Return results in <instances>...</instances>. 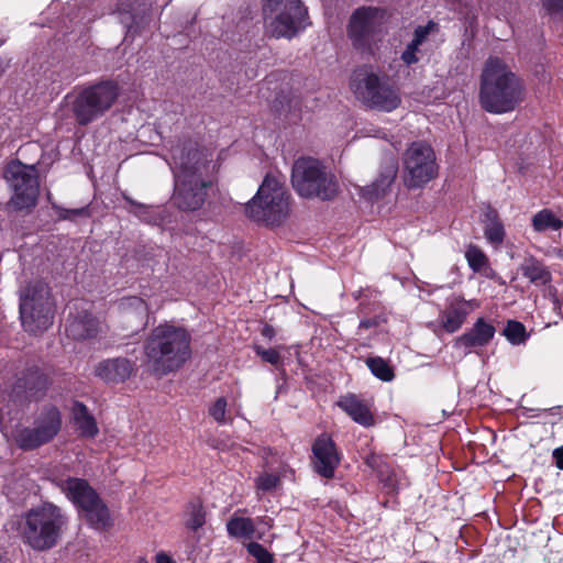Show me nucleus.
<instances>
[{
    "mask_svg": "<svg viewBox=\"0 0 563 563\" xmlns=\"http://www.w3.org/2000/svg\"><path fill=\"white\" fill-rule=\"evenodd\" d=\"M166 162L170 166L174 178V202L179 209L197 210L205 202L209 185L202 178V169L206 164L201 159V153L194 142H178L173 145Z\"/></svg>",
    "mask_w": 563,
    "mask_h": 563,
    "instance_id": "f257e3e1",
    "label": "nucleus"
},
{
    "mask_svg": "<svg viewBox=\"0 0 563 563\" xmlns=\"http://www.w3.org/2000/svg\"><path fill=\"white\" fill-rule=\"evenodd\" d=\"M478 98L489 113L511 112L525 99V85L504 60L489 57L481 75Z\"/></svg>",
    "mask_w": 563,
    "mask_h": 563,
    "instance_id": "f03ea898",
    "label": "nucleus"
},
{
    "mask_svg": "<svg viewBox=\"0 0 563 563\" xmlns=\"http://www.w3.org/2000/svg\"><path fill=\"white\" fill-rule=\"evenodd\" d=\"M190 335L186 329L169 323L154 328L148 335L144 353L150 369L166 375L181 367L191 356Z\"/></svg>",
    "mask_w": 563,
    "mask_h": 563,
    "instance_id": "7ed1b4c3",
    "label": "nucleus"
},
{
    "mask_svg": "<svg viewBox=\"0 0 563 563\" xmlns=\"http://www.w3.org/2000/svg\"><path fill=\"white\" fill-rule=\"evenodd\" d=\"M67 523L68 518L58 506L43 503L24 515L22 538L34 550H47L57 543Z\"/></svg>",
    "mask_w": 563,
    "mask_h": 563,
    "instance_id": "20e7f679",
    "label": "nucleus"
},
{
    "mask_svg": "<svg viewBox=\"0 0 563 563\" xmlns=\"http://www.w3.org/2000/svg\"><path fill=\"white\" fill-rule=\"evenodd\" d=\"M290 196L284 184L274 176L267 175L256 195L245 205L246 216L266 225L282 224L290 212Z\"/></svg>",
    "mask_w": 563,
    "mask_h": 563,
    "instance_id": "39448f33",
    "label": "nucleus"
},
{
    "mask_svg": "<svg viewBox=\"0 0 563 563\" xmlns=\"http://www.w3.org/2000/svg\"><path fill=\"white\" fill-rule=\"evenodd\" d=\"M54 301L48 286L35 280L20 292V317L23 328L31 333L47 330L54 319Z\"/></svg>",
    "mask_w": 563,
    "mask_h": 563,
    "instance_id": "423d86ee",
    "label": "nucleus"
},
{
    "mask_svg": "<svg viewBox=\"0 0 563 563\" xmlns=\"http://www.w3.org/2000/svg\"><path fill=\"white\" fill-rule=\"evenodd\" d=\"M263 14L267 33L277 38H291L309 24L300 0H265Z\"/></svg>",
    "mask_w": 563,
    "mask_h": 563,
    "instance_id": "0eeeda50",
    "label": "nucleus"
},
{
    "mask_svg": "<svg viewBox=\"0 0 563 563\" xmlns=\"http://www.w3.org/2000/svg\"><path fill=\"white\" fill-rule=\"evenodd\" d=\"M291 183L298 195L305 198L330 200L338 192L334 176L312 157H300L294 163Z\"/></svg>",
    "mask_w": 563,
    "mask_h": 563,
    "instance_id": "6e6552de",
    "label": "nucleus"
},
{
    "mask_svg": "<svg viewBox=\"0 0 563 563\" xmlns=\"http://www.w3.org/2000/svg\"><path fill=\"white\" fill-rule=\"evenodd\" d=\"M0 424L5 438L12 439L20 449L29 451L51 442L58 434L62 429V415L56 407L47 406L36 413L31 427L12 431L3 424L0 408Z\"/></svg>",
    "mask_w": 563,
    "mask_h": 563,
    "instance_id": "1a4fd4ad",
    "label": "nucleus"
},
{
    "mask_svg": "<svg viewBox=\"0 0 563 563\" xmlns=\"http://www.w3.org/2000/svg\"><path fill=\"white\" fill-rule=\"evenodd\" d=\"M351 88L364 106L374 110L391 112L401 101L398 90L368 68L353 73Z\"/></svg>",
    "mask_w": 563,
    "mask_h": 563,
    "instance_id": "9d476101",
    "label": "nucleus"
},
{
    "mask_svg": "<svg viewBox=\"0 0 563 563\" xmlns=\"http://www.w3.org/2000/svg\"><path fill=\"white\" fill-rule=\"evenodd\" d=\"M119 96L118 85L113 81H102L89 86L76 96L66 97V102L80 125H87L102 117L115 102Z\"/></svg>",
    "mask_w": 563,
    "mask_h": 563,
    "instance_id": "9b49d317",
    "label": "nucleus"
},
{
    "mask_svg": "<svg viewBox=\"0 0 563 563\" xmlns=\"http://www.w3.org/2000/svg\"><path fill=\"white\" fill-rule=\"evenodd\" d=\"M57 486L92 528L106 529L111 525L108 507L86 479L68 477L60 479Z\"/></svg>",
    "mask_w": 563,
    "mask_h": 563,
    "instance_id": "f8f14e48",
    "label": "nucleus"
},
{
    "mask_svg": "<svg viewBox=\"0 0 563 563\" xmlns=\"http://www.w3.org/2000/svg\"><path fill=\"white\" fill-rule=\"evenodd\" d=\"M433 148L426 142H413L404 155V183L408 188H420L438 175Z\"/></svg>",
    "mask_w": 563,
    "mask_h": 563,
    "instance_id": "ddd939ff",
    "label": "nucleus"
},
{
    "mask_svg": "<svg viewBox=\"0 0 563 563\" xmlns=\"http://www.w3.org/2000/svg\"><path fill=\"white\" fill-rule=\"evenodd\" d=\"M4 178L13 190L10 203L19 210L35 206L38 197V178L34 165L11 162L4 169Z\"/></svg>",
    "mask_w": 563,
    "mask_h": 563,
    "instance_id": "4468645a",
    "label": "nucleus"
},
{
    "mask_svg": "<svg viewBox=\"0 0 563 563\" xmlns=\"http://www.w3.org/2000/svg\"><path fill=\"white\" fill-rule=\"evenodd\" d=\"M386 22V12L379 8L364 7L351 16L349 36L353 45L364 52L372 53L373 44L378 40Z\"/></svg>",
    "mask_w": 563,
    "mask_h": 563,
    "instance_id": "2eb2a0df",
    "label": "nucleus"
},
{
    "mask_svg": "<svg viewBox=\"0 0 563 563\" xmlns=\"http://www.w3.org/2000/svg\"><path fill=\"white\" fill-rule=\"evenodd\" d=\"M340 464V455L333 440L319 435L312 444V465L314 471L324 478H332Z\"/></svg>",
    "mask_w": 563,
    "mask_h": 563,
    "instance_id": "dca6fc26",
    "label": "nucleus"
},
{
    "mask_svg": "<svg viewBox=\"0 0 563 563\" xmlns=\"http://www.w3.org/2000/svg\"><path fill=\"white\" fill-rule=\"evenodd\" d=\"M479 308L476 299L466 300L461 296H452L448 299L445 309L439 314L441 327L448 333H454L462 328L466 317Z\"/></svg>",
    "mask_w": 563,
    "mask_h": 563,
    "instance_id": "f3484780",
    "label": "nucleus"
},
{
    "mask_svg": "<svg viewBox=\"0 0 563 563\" xmlns=\"http://www.w3.org/2000/svg\"><path fill=\"white\" fill-rule=\"evenodd\" d=\"M495 332L492 323L478 318L467 332L455 340L454 345L464 349L467 353L472 349L486 346L493 340Z\"/></svg>",
    "mask_w": 563,
    "mask_h": 563,
    "instance_id": "a211bd4d",
    "label": "nucleus"
},
{
    "mask_svg": "<svg viewBox=\"0 0 563 563\" xmlns=\"http://www.w3.org/2000/svg\"><path fill=\"white\" fill-rule=\"evenodd\" d=\"M134 365L124 357L108 358L100 362L96 368L97 377L107 383H120L128 379L133 373Z\"/></svg>",
    "mask_w": 563,
    "mask_h": 563,
    "instance_id": "6ab92c4d",
    "label": "nucleus"
},
{
    "mask_svg": "<svg viewBox=\"0 0 563 563\" xmlns=\"http://www.w3.org/2000/svg\"><path fill=\"white\" fill-rule=\"evenodd\" d=\"M101 331L100 322L90 313L74 317L67 320V335L75 340H86L97 336Z\"/></svg>",
    "mask_w": 563,
    "mask_h": 563,
    "instance_id": "aec40b11",
    "label": "nucleus"
},
{
    "mask_svg": "<svg viewBox=\"0 0 563 563\" xmlns=\"http://www.w3.org/2000/svg\"><path fill=\"white\" fill-rule=\"evenodd\" d=\"M338 406L346 412L356 423L369 427L374 418L368 404L362 401L355 395H346L338 401Z\"/></svg>",
    "mask_w": 563,
    "mask_h": 563,
    "instance_id": "412c9836",
    "label": "nucleus"
},
{
    "mask_svg": "<svg viewBox=\"0 0 563 563\" xmlns=\"http://www.w3.org/2000/svg\"><path fill=\"white\" fill-rule=\"evenodd\" d=\"M74 424L81 437L95 438L98 432V426L95 417L88 411L87 407L75 401L71 408Z\"/></svg>",
    "mask_w": 563,
    "mask_h": 563,
    "instance_id": "4be33fe9",
    "label": "nucleus"
},
{
    "mask_svg": "<svg viewBox=\"0 0 563 563\" xmlns=\"http://www.w3.org/2000/svg\"><path fill=\"white\" fill-rule=\"evenodd\" d=\"M396 174V165L394 163L389 164L371 186L361 189V195L371 201L379 199L394 183Z\"/></svg>",
    "mask_w": 563,
    "mask_h": 563,
    "instance_id": "5701e85b",
    "label": "nucleus"
},
{
    "mask_svg": "<svg viewBox=\"0 0 563 563\" xmlns=\"http://www.w3.org/2000/svg\"><path fill=\"white\" fill-rule=\"evenodd\" d=\"M522 275L536 286H545L551 283V272L543 263L533 256L525 258L519 267Z\"/></svg>",
    "mask_w": 563,
    "mask_h": 563,
    "instance_id": "b1692460",
    "label": "nucleus"
},
{
    "mask_svg": "<svg viewBox=\"0 0 563 563\" xmlns=\"http://www.w3.org/2000/svg\"><path fill=\"white\" fill-rule=\"evenodd\" d=\"M434 26L435 24L430 21L427 25H420L415 30L412 41L407 45L406 49L401 54V60L406 66L416 64L419 60V46L426 41Z\"/></svg>",
    "mask_w": 563,
    "mask_h": 563,
    "instance_id": "393cba45",
    "label": "nucleus"
},
{
    "mask_svg": "<svg viewBox=\"0 0 563 563\" xmlns=\"http://www.w3.org/2000/svg\"><path fill=\"white\" fill-rule=\"evenodd\" d=\"M531 224L536 232L543 233L559 231L563 221L551 209H542L532 217Z\"/></svg>",
    "mask_w": 563,
    "mask_h": 563,
    "instance_id": "a878e982",
    "label": "nucleus"
},
{
    "mask_svg": "<svg viewBox=\"0 0 563 563\" xmlns=\"http://www.w3.org/2000/svg\"><path fill=\"white\" fill-rule=\"evenodd\" d=\"M229 536L251 539L255 534V523L251 518L233 516L227 523Z\"/></svg>",
    "mask_w": 563,
    "mask_h": 563,
    "instance_id": "bb28decb",
    "label": "nucleus"
},
{
    "mask_svg": "<svg viewBox=\"0 0 563 563\" xmlns=\"http://www.w3.org/2000/svg\"><path fill=\"white\" fill-rule=\"evenodd\" d=\"M372 374L383 382H391L395 377L393 367L382 357H369L366 361Z\"/></svg>",
    "mask_w": 563,
    "mask_h": 563,
    "instance_id": "cd10ccee",
    "label": "nucleus"
},
{
    "mask_svg": "<svg viewBox=\"0 0 563 563\" xmlns=\"http://www.w3.org/2000/svg\"><path fill=\"white\" fill-rule=\"evenodd\" d=\"M47 379L37 371L29 374L26 378L19 379L18 388H24L26 397H34L37 390L46 386Z\"/></svg>",
    "mask_w": 563,
    "mask_h": 563,
    "instance_id": "c85d7f7f",
    "label": "nucleus"
},
{
    "mask_svg": "<svg viewBox=\"0 0 563 563\" xmlns=\"http://www.w3.org/2000/svg\"><path fill=\"white\" fill-rule=\"evenodd\" d=\"M484 234L486 240L495 246H499L503 243L505 230L503 223L496 216L489 218V221L485 227Z\"/></svg>",
    "mask_w": 563,
    "mask_h": 563,
    "instance_id": "c756f323",
    "label": "nucleus"
},
{
    "mask_svg": "<svg viewBox=\"0 0 563 563\" xmlns=\"http://www.w3.org/2000/svg\"><path fill=\"white\" fill-rule=\"evenodd\" d=\"M504 335L514 345L523 343L528 335L525 325L519 321H508L504 329Z\"/></svg>",
    "mask_w": 563,
    "mask_h": 563,
    "instance_id": "7c9ffc66",
    "label": "nucleus"
},
{
    "mask_svg": "<svg viewBox=\"0 0 563 563\" xmlns=\"http://www.w3.org/2000/svg\"><path fill=\"white\" fill-rule=\"evenodd\" d=\"M465 257L474 272H482L488 265L487 256L477 246H468L465 252Z\"/></svg>",
    "mask_w": 563,
    "mask_h": 563,
    "instance_id": "2f4dec72",
    "label": "nucleus"
},
{
    "mask_svg": "<svg viewBox=\"0 0 563 563\" xmlns=\"http://www.w3.org/2000/svg\"><path fill=\"white\" fill-rule=\"evenodd\" d=\"M228 402L224 397H219L209 407L210 417L219 424H229L232 422V418L227 415Z\"/></svg>",
    "mask_w": 563,
    "mask_h": 563,
    "instance_id": "473e14b6",
    "label": "nucleus"
},
{
    "mask_svg": "<svg viewBox=\"0 0 563 563\" xmlns=\"http://www.w3.org/2000/svg\"><path fill=\"white\" fill-rule=\"evenodd\" d=\"M205 525V511L200 504H192L188 508V518L186 526L192 530H197Z\"/></svg>",
    "mask_w": 563,
    "mask_h": 563,
    "instance_id": "72a5a7b5",
    "label": "nucleus"
},
{
    "mask_svg": "<svg viewBox=\"0 0 563 563\" xmlns=\"http://www.w3.org/2000/svg\"><path fill=\"white\" fill-rule=\"evenodd\" d=\"M121 306L128 313H135L142 318L147 314V305L140 297H129L121 302Z\"/></svg>",
    "mask_w": 563,
    "mask_h": 563,
    "instance_id": "f704fd0d",
    "label": "nucleus"
},
{
    "mask_svg": "<svg viewBox=\"0 0 563 563\" xmlns=\"http://www.w3.org/2000/svg\"><path fill=\"white\" fill-rule=\"evenodd\" d=\"M247 552L256 560V563H273V555L260 543L250 542Z\"/></svg>",
    "mask_w": 563,
    "mask_h": 563,
    "instance_id": "c9c22d12",
    "label": "nucleus"
},
{
    "mask_svg": "<svg viewBox=\"0 0 563 563\" xmlns=\"http://www.w3.org/2000/svg\"><path fill=\"white\" fill-rule=\"evenodd\" d=\"M255 353L266 363L277 365L280 362V354L276 349H264L262 346H255Z\"/></svg>",
    "mask_w": 563,
    "mask_h": 563,
    "instance_id": "e433bc0d",
    "label": "nucleus"
},
{
    "mask_svg": "<svg viewBox=\"0 0 563 563\" xmlns=\"http://www.w3.org/2000/svg\"><path fill=\"white\" fill-rule=\"evenodd\" d=\"M279 477L275 474L264 473L256 479V486L258 489L267 492L277 486Z\"/></svg>",
    "mask_w": 563,
    "mask_h": 563,
    "instance_id": "4c0bfd02",
    "label": "nucleus"
},
{
    "mask_svg": "<svg viewBox=\"0 0 563 563\" xmlns=\"http://www.w3.org/2000/svg\"><path fill=\"white\" fill-rule=\"evenodd\" d=\"M132 207V212L145 222H151L152 217L150 216V208L133 201L130 198H125Z\"/></svg>",
    "mask_w": 563,
    "mask_h": 563,
    "instance_id": "58836bf2",
    "label": "nucleus"
},
{
    "mask_svg": "<svg viewBox=\"0 0 563 563\" xmlns=\"http://www.w3.org/2000/svg\"><path fill=\"white\" fill-rule=\"evenodd\" d=\"M543 7L551 14L563 13V0H543Z\"/></svg>",
    "mask_w": 563,
    "mask_h": 563,
    "instance_id": "ea45409f",
    "label": "nucleus"
},
{
    "mask_svg": "<svg viewBox=\"0 0 563 563\" xmlns=\"http://www.w3.org/2000/svg\"><path fill=\"white\" fill-rule=\"evenodd\" d=\"M552 456L556 467L563 470V446L555 449L552 453Z\"/></svg>",
    "mask_w": 563,
    "mask_h": 563,
    "instance_id": "a19ab883",
    "label": "nucleus"
},
{
    "mask_svg": "<svg viewBox=\"0 0 563 563\" xmlns=\"http://www.w3.org/2000/svg\"><path fill=\"white\" fill-rule=\"evenodd\" d=\"M258 526H264L266 529H271L273 526V520L268 517H260L256 519Z\"/></svg>",
    "mask_w": 563,
    "mask_h": 563,
    "instance_id": "79ce46f5",
    "label": "nucleus"
},
{
    "mask_svg": "<svg viewBox=\"0 0 563 563\" xmlns=\"http://www.w3.org/2000/svg\"><path fill=\"white\" fill-rule=\"evenodd\" d=\"M262 334L267 339H273V336L275 335V330L272 325L266 324L262 330Z\"/></svg>",
    "mask_w": 563,
    "mask_h": 563,
    "instance_id": "37998d69",
    "label": "nucleus"
},
{
    "mask_svg": "<svg viewBox=\"0 0 563 563\" xmlns=\"http://www.w3.org/2000/svg\"><path fill=\"white\" fill-rule=\"evenodd\" d=\"M156 563H175L167 554L158 553L156 555Z\"/></svg>",
    "mask_w": 563,
    "mask_h": 563,
    "instance_id": "c03bdc74",
    "label": "nucleus"
},
{
    "mask_svg": "<svg viewBox=\"0 0 563 563\" xmlns=\"http://www.w3.org/2000/svg\"><path fill=\"white\" fill-rule=\"evenodd\" d=\"M549 295L552 296L553 305H554V307H556L558 303H559V300H558V298H556V296H555V294H554V291H553V289L551 287L549 288Z\"/></svg>",
    "mask_w": 563,
    "mask_h": 563,
    "instance_id": "a18cd8bd",
    "label": "nucleus"
},
{
    "mask_svg": "<svg viewBox=\"0 0 563 563\" xmlns=\"http://www.w3.org/2000/svg\"><path fill=\"white\" fill-rule=\"evenodd\" d=\"M369 327H371V322L369 321H361V323H360V328L367 329Z\"/></svg>",
    "mask_w": 563,
    "mask_h": 563,
    "instance_id": "49530a36",
    "label": "nucleus"
},
{
    "mask_svg": "<svg viewBox=\"0 0 563 563\" xmlns=\"http://www.w3.org/2000/svg\"><path fill=\"white\" fill-rule=\"evenodd\" d=\"M69 213H73V214H79V213H82L84 212V209H77V210H70L68 211Z\"/></svg>",
    "mask_w": 563,
    "mask_h": 563,
    "instance_id": "de8ad7c7",
    "label": "nucleus"
},
{
    "mask_svg": "<svg viewBox=\"0 0 563 563\" xmlns=\"http://www.w3.org/2000/svg\"><path fill=\"white\" fill-rule=\"evenodd\" d=\"M136 563H148L146 559L144 558H139Z\"/></svg>",
    "mask_w": 563,
    "mask_h": 563,
    "instance_id": "09e8293b",
    "label": "nucleus"
},
{
    "mask_svg": "<svg viewBox=\"0 0 563 563\" xmlns=\"http://www.w3.org/2000/svg\"><path fill=\"white\" fill-rule=\"evenodd\" d=\"M0 563H4V560L1 554H0Z\"/></svg>",
    "mask_w": 563,
    "mask_h": 563,
    "instance_id": "8fccbe9b",
    "label": "nucleus"
}]
</instances>
